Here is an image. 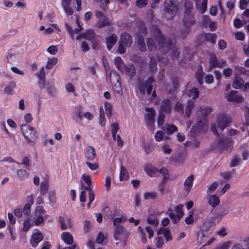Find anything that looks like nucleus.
Segmentation results:
<instances>
[{"mask_svg":"<svg viewBox=\"0 0 249 249\" xmlns=\"http://www.w3.org/2000/svg\"><path fill=\"white\" fill-rule=\"evenodd\" d=\"M153 37L158 43L159 49L164 54H166L174 47V43L170 38H166L158 26H154L152 29Z\"/></svg>","mask_w":249,"mask_h":249,"instance_id":"obj_1","label":"nucleus"},{"mask_svg":"<svg viewBox=\"0 0 249 249\" xmlns=\"http://www.w3.org/2000/svg\"><path fill=\"white\" fill-rule=\"evenodd\" d=\"M21 132L28 142L32 144L35 143L38 140V135L36 129L28 124L21 125Z\"/></svg>","mask_w":249,"mask_h":249,"instance_id":"obj_2","label":"nucleus"},{"mask_svg":"<svg viewBox=\"0 0 249 249\" xmlns=\"http://www.w3.org/2000/svg\"><path fill=\"white\" fill-rule=\"evenodd\" d=\"M107 81H109L115 91L119 93L122 92L120 76L116 71H112L109 76L107 77Z\"/></svg>","mask_w":249,"mask_h":249,"instance_id":"obj_3","label":"nucleus"},{"mask_svg":"<svg viewBox=\"0 0 249 249\" xmlns=\"http://www.w3.org/2000/svg\"><path fill=\"white\" fill-rule=\"evenodd\" d=\"M178 0H165L164 3V11L166 13L173 18L178 12Z\"/></svg>","mask_w":249,"mask_h":249,"instance_id":"obj_4","label":"nucleus"},{"mask_svg":"<svg viewBox=\"0 0 249 249\" xmlns=\"http://www.w3.org/2000/svg\"><path fill=\"white\" fill-rule=\"evenodd\" d=\"M95 16L98 19L96 23L97 26L100 29L107 26H110L112 24V20L107 18L102 12L96 11Z\"/></svg>","mask_w":249,"mask_h":249,"instance_id":"obj_5","label":"nucleus"},{"mask_svg":"<svg viewBox=\"0 0 249 249\" xmlns=\"http://www.w3.org/2000/svg\"><path fill=\"white\" fill-rule=\"evenodd\" d=\"M129 232L124 228V226L114 228L113 237L115 240H125L129 236Z\"/></svg>","mask_w":249,"mask_h":249,"instance_id":"obj_6","label":"nucleus"},{"mask_svg":"<svg viewBox=\"0 0 249 249\" xmlns=\"http://www.w3.org/2000/svg\"><path fill=\"white\" fill-rule=\"evenodd\" d=\"M231 122V118L230 116L224 114L219 115L217 119V127L221 131H223Z\"/></svg>","mask_w":249,"mask_h":249,"instance_id":"obj_7","label":"nucleus"},{"mask_svg":"<svg viewBox=\"0 0 249 249\" xmlns=\"http://www.w3.org/2000/svg\"><path fill=\"white\" fill-rule=\"evenodd\" d=\"M212 108L211 107H207L201 108L200 110L201 114H199L197 117V122L199 124H204L207 121V116L212 112Z\"/></svg>","mask_w":249,"mask_h":249,"instance_id":"obj_8","label":"nucleus"},{"mask_svg":"<svg viewBox=\"0 0 249 249\" xmlns=\"http://www.w3.org/2000/svg\"><path fill=\"white\" fill-rule=\"evenodd\" d=\"M232 141L230 139H222L218 142V148L220 153L227 152L232 148Z\"/></svg>","mask_w":249,"mask_h":249,"instance_id":"obj_9","label":"nucleus"},{"mask_svg":"<svg viewBox=\"0 0 249 249\" xmlns=\"http://www.w3.org/2000/svg\"><path fill=\"white\" fill-rule=\"evenodd\" d=\"M196 20L195 16L190 14H185L183 24L186 29H188V32H191V28L195 24Z\"/></svg>","mask_w":249,"mask_h":249,"instance_id":"obj_10","label":"nucleus"},{"mask_svg":"<svg viewBox=\"0 0 249 249\" xmlns=\"http://www.w3.org/2000/svg\"><path fill=\"white\" fill-rule=\"evenodd\" d=\"M43 239V236L40 231L36 229L33 231L30 242L32 247H36L38 244Z\"/></svg>","mask_w":249,"mask_h":249,"instance_id":"obj_11","label":"nucleus"},{"mask_svg":"<svg viewBox=\"0 0 249 249\" xmlns=\"http://www.w3.org/2000/svg\"><path fill=\"white\" fill-rule=\"evenodd\" d=\"M226 98L230 102H234L236 103H242L244 98L242 95L238 94L236 90H231L228 93Z\"/></svg>","mask_w":249,"mask_h":249,"instance_id":"obj_12","label":"nucleus"},{"mask_svg":"<svg viewBox=\"0 0 249 249\" xmlns=\"http://www.w3.org/2000/svg\"><path fill=\"white\" fill-rule=\"evenodd\" d=\"M91 177L88 174H84L82 175L81 179V185L85 190H90L92 186Z\"/></svg>","mask_w":249,"mask_h":249,"instance_id":"obj_13","label":"nucleus"},{"mask_svg":"<svg viewBox=\"0 0 249 249\" xmlns=\"http://www.w3.org/2000/svg\"><path fill=\"white\" fill-rule=\"evenodd\" d=\"M119 42L124 44L125 47H129L132 44V37L127 32L122 33Z\"/></svg>","mask_w":249,"mask_h":249,"instance_id":"obj_14","label":"nucleus"},{"mask_svg":"<svg viewBox=\"0 0 249 249\" xmlns=\"http://www.w3.org/2000/svg\"><path fill=\"white\" fill-rule=\"evenodd\" d=\"M172 110L171 102L168 98L163 99L161 103L160 111L164 113H170Z\"/></svg>","mask_w":249,"mask_h":249,"instance_id":"obj_15","label":"nucleus"},{"mask_svg":"<svg viewBox=\"0 0 249 249\" xmlns=\"http://www.w3.org/2000/svg\"><path fill=\"white\" fill-rule=\"evenodd\" d=\"M117 36L116 34L112 33L106 37L107 48L108 51H110L113 46L116 43Z\"/></svg>","mask_w":249,"mask_h":249,"instance_id":"obj_16","label":"nucleus"},{"mask_svg":"<svg viewBox=\"0 0 249 249\" xmlns=\"http://www.w3.org/2000/svg\"><path fill=\"white\" fill-rule=\"evenodd\" d=\"M59 219L62 230H64L71 227L72 224L71 219L68 216H60Z\"/></svg>","mask_w":249,"mask_h":249,"instance_id":"obj_17","label":"nucleus"},{"mask_svg":"<svg viewBox=\"0 0 249 249\" xmlns=\"http://www.w3.org/2000/svg\"><path fill=\"white\" fill-rule=\"evenodd\" d=\"M85 156L89 160H93L96 156L94 148L90 146H88L85 150Z\"/></svg>","mask_w":249,"mask_h":249,"instance_id":"obj_18","label":"nucleus"},{"mask_svg":"<svg viewBox=\"0 0 249 249\" xmlns=\"http://www.w3.org/2000/svg\"><path fill=\"white\" fill-rule=\"evenodd\" d=\"M207 199L208 201V203L212 207L214 208L217 206L220 203L219 197L214 194H209L207 196Z\"/></svg>","mask_w":249,"mask_h":249,"instance_id":"obj_19","label":"nucleus"},{"mask_svg":"<svg viewBox=\"0 0 249 249\" xmlns=\"http://www.w3.org/2000/svg\"><path fill=\"white\" fill-rule=\"evenodd\" d=\"M186 158V154L183 152H179L176 155H173L170 158L171 162L183 163Z\"/></svg>","mask_w":249,"mask_h":249,"instance_id":"obj_20","label":"nucleus"},{"mask_svg":"<svg viewBox=\"0 0 249 249\" xmlns=\"http://www.w3.org/2000/svg\"><path fill=\"white\" fill-rule=\"evenodd\" d=\"M145 110L148 112L145 115V122H155V110L152 107H146Z\"/></svg>","mask_w":249,"mask_h":249,"instance_id":"obj_21","label":"nucleus"},{"mask_svg":"<svg viewBox=\"0 0 249 249\" xmlns=\"http://www.w3.org/2000/svg\"><path fill=\"white\" fill-rule=\"evenodd\" d=\"M209 63L210 66L208 70V71H210L213 68H218V66H221V65H219L218 64V60L214 54L210 57L209 60Z\"/></svg>","mask_w":249,"mask_h":249,"instance_id":"obj_22","label":"nucleus"},{"mask_svg":"<svg viewBox=\"0 0 249 249\" xmlns=\"http://www.w3.org/2000/svg\"><path fill=\"white\" fill-rule=\"evenodd\" d=\"M83 112L81 106H79L76 108V111L73 113L72 118L76 122L80 123L83 120Z\"/></svg>","mask_w":249,"mask_h":249,"instance_id":"obj_23","label":"nucleus"},{"mask_svg":"<svg viewBox=\"0 0 249 249\" xmlns=\"http://www.w3.org/2000/svg\"><path fill=\"white\" fill-rule=\"evenodd\" d=\"M82 36L85 39L90 41H92L97 37V36L95 34L94 31L92 29L88 30L86 32L82 33Z\"/></svg>","mask_w":249,"mask_h":249,"instance_id":"obj_24","label":"nucleus"},{"mask_svg":"<svg viewBox=\"0 0 249 249\" xmlns=\"http://www.w3.org/2000/svg\"><path fill=\"white\" fill-rule=\"evenodd\" d=\"M155 82L154 78L152 77H149L144 82L143 84L139 85V89L140 91L143 93L145 92V87L149 86H153L152 83Z\"/></svg>","mask_w":249,"mask_h":249,"instance_id":"obj_25","label":"nucleus"},{"mask_svg":"<svg viewBox=\"0 0 249 249\" xmlns=\"http://www.w3.org/2000/svg\"><path fill=\"white\" fill-rule=\"evenodd\" d=\"M203 36L205 40L207 42H209L212 44H214L216 43V40L217 38L216 35L214 33H204Z\"/></svg>","mask_w":249,"mask_h":249,"instance_id":"obj_26","label":"nucleus"},{"mask_svg":"<svg viewBox=\"0 0 249 249\" xmlns=\"http://www.w3.org/2000/svg\"><path fill=\"white\" fill-rule=\"evenodd\" d=\"M61 238L68 245H71L73 242L72 235L68 232H63L61 234Z\"/></svg>","mask_w":249,"mask_h":249,"instance_id":"obj_27","label":"nucleus"},{"mask_svg":"<svg viewBox=\"0 0 249 249\" xmlns=\"http://www.w3.org/2000/svg\"><path fill=\"white\" fill-rule=\"evenodd\" d=\"M149 70L151 74H153L157 70V64L156 58L154 56H151L149 64Z\"/></svg>","mask_w":249,"mask_h":249,"instance_id":"obj_28","label":"nucleus"},{"mask_svg":"<svg viewBox=\"0 0 249 249\" xmlns=\"http://www.w3.org/2000/svg\"><path fill=\"white\" fill-rule=\"evenodd\" d=\"M146 43L148 49L151 52H155L157 50V46L155 43L154 40L151 37H148L146 39Z\"/></svg>","mask_w":249,"mask_h":249,"instance_id":"obj_29","label":"nucleus"},{"mask_svg":"<svg viewBox=\"0 0 249 249\" xmlns=\"http://www.w3.org/2000/svg\"><path fill=\"white\" fill-rule=\"evenodd\" d=\"M158 233L163 234L167 241H170L172 239V237L168 228H161L159 230Z\"/></svg>","mask_w":249,"mask_h":249,"instance_id":"obj_30","label":"nucleus"},{"mask_svg":"<svg viewBox=\"0 0 249 249\" xmlns=\"http://www.w3.org/2000/svg\"><path fill=\"white\" fill-rule=\"evenodd\" d=\"M194 180V176L191 175L185 180L184 182L185 189L187 192H189L191 190Z\"/></svg>","mask_w":249,"mask_h":249,"instance_id":"obj_31","label":"nucleus"},{"mask_svg":"<svg viewBox=\"0 0 249 249\" xmlns=\"http://www.w3.org/2000/svg\"><path fill=\"white\" fill-rule=\"evenodd\" d=\"M244 83V82L243 79L241 78L236 77L233 80L232 87L235 89H239L243 86Z\"/></svg>","mask_w":249,"mask_h":249,"instance_id":"obj_32","label":"nucleus"},{"mask_svg":"<svg viewBox=\"0 0 249 249\" xmlns=\"http://www.w3.org/2000/svg\"><path fill=\"white\" fill-rule=\"evenodd\" d=\"M204 75V73L202 70V68L201 67V69L199 71H197L195 74V78L197 80V82L200 85H202L203 83V76Z\"/></svg>","mask_w":249,"mask_h":249,"instance_id":"obj_33","label":"nucleus"},{"mask_svg":"<svg viewBox=\"0 0 249 249\" xmlns=\"http://www.w3.org/2000/svg\"><path fill=\"white\" fill-rule=\"evenodd\" d=\"M137 44L139 50L142 52H145L146 50L144 39L143 36H140L137 40Z\"/></svg>","mask_w":249,"mask_h":249,"instance_id":"obj_34","label":"nucleus"},{"mask_svg":"<svg viewBox=\"0 0 249 249\" xmlns=\"http://www.w3.org/2000/svg\"><path fill=\"white\" fill-rule=\"evenodd\" d=\"M196 5L197 10L201 14H203L205 12L207 9V0H203L202 3L200 4L197 2V3H196Z\"/></svg>","mask_w":249,"mask_h":249,"instance_id":"obj_35","label":"nucleus"},{"mask_svg":"<svg viewBox=\"0 0 249 249\" xmlns=\"http://www.w3.org/2000/svg\"><path fill=\"white\" fill-rule=\"evenodd\" d=\"M115 65L116 68L120 71H122L124 69V63L120 57H116L114 59Z\"/></svg>","mask_w":249,"mask_h":249,"instance_id":"obj_36","label":"nucleus"},{"mask_svg":"<svg viewBox=\"0 0 249 249\" xmlns=\"http://www.w3.org/2000/svg\"><path fill=\"white\" fill-rule=\"evenodd\" d=\"M40 187L41 194L42 195L46 194L49 188V183L46 179L41 183Z\"/></svg>","mask_w":249,"mask_h":249,"instance_id":"obj_37","label":"nucleus"},{"mask_svg":"<svg viewBox=\"0 0 249 249\" xmlns=\"http://www.w3.org/2000/svg\"><path fill=\"white\" fill-rule=\"evenodd\" d=\"M16 86V84L14 82H10L9 85L4 88V91L5 93L9 95L12 94Z\"/></svg>","mask_w":249,"mask_h":249,"instance_id":"obj_38","label":"nucleus"},{"mask_svg":"<svg viewBox=\"0 0 249 249\" xmlns=\"http://www.w3.org/2000/svg\"><path fill=\"white\" fill-rule=\"evenodd\" d=\"M193 3L191 0H185L184 3L185 14H190L193 9Z\"/></svg>","mask_w":249,"mask_h":249,"instance_id":"obj_39","label":"nucleus"},{"mask_svg":"<svg viewBox=\"0 0 249 249\" xmlns=\"http://www.w3.org/2000/svg\"><path fill=\"white\" fill-rule=\"evenodd\" d=\"M194 107V103L191 101H188L187 104L185 107V113L188 118H189L191 115L192 110Z\"/></svg>","mask_w":249,"mask_h":249,"instance_id":"obj_40","label":"nucleus"},{"mask_svg":"<svg viewBox=\"0 0 249 249\" xmlns=\"http://www.w3.org/2000/svg\"><path fill=\"white\" fill-rule=\"evenodd\" d=\"M58 59L56 58H49L47 60L46 68L47 69H51L55 66L57 62Z\"/></svg>","mask_w":249,"mask_h":249,"instance_id":"obj_41","label":"nucleus"},{"mask_svg":"<svg viewBox=\"0 0 249 249\" xmlns=\"http://www.w3.org/2000/svg\"><path fill=\"white\" fill-rule=\"evenodd\" d=\"M126 220V217L125 216H122L120 217H116L113 219V224L115 228L119 226H123L122 225H120V224L122 222H124Z\"/></svg>","mask_w":249,"mask_h":249,"instance_id":"obj_42","label":"nucleus"},{"mask_svg":"<svg viewBox=\"0 0 249 249\" xmlns=\"http://www.w3.org/2000/svg\"><path fill=\"white\" fill-rule=\"evenodd\" d=\"M157 196V193L154 192H146L143 195V198L145 200H154L156 198Z\"/></svg>","mask_w":249,"mask_h":249,"instance_id":"obj_43","label":"nucleus"},{"mask_svg":"<svg viewBox=\"0 0 249 249\" xmlns=\"http://www.w3.org/2000/svg\"><path fill=\"white\" fill-rule=\"evenodd\" d=\"M208 237L207 232L201 231L197 234V240L201 243H203L206 241Z\"/></svg>","mask_w":249,"mask_h":249,"instance_id":"obj_44","label":"nucleus"},{"mask_svg":"<svg viewBox=\"0 0 249 249\" xmlns=\"http://www.w3.org/2000/svg\"><path fill=\"white\" fill-rule=\"evenodd\" d=\"M111 133L113 139L116 140V134L118 130L119 129L118 124L117 123H112L111 125Z\"/></svg>","mask_w":249,"mask_h":249,"instance_id":"obj_45","label":"nucleus"},{"mask_svg":"<svg viewBox=\"0 0 249 249\" xmlns=\"http://www.w3.org/2000/svg\"><path fill=\"white\" fill-rule=\"evenodd\" d=\"M147 223L154 227H157L159 224V220L157 218H152L151 216H147Z\"/></svg>","mask_w":249,"mask_h":249,"instance_id":"obj_46","label":"nucleus"},{"mask_svg":"<svg viewBox=\"0 0 249 249\" xmlns=\"http://www.w3.org/2000/svg\"><path fill=\"white\" fill-rule=\"evenodd\" d=\"M105 108L107 117L108 118L111 117L112 115V105L109 103H106L105 104Z\"/></svg>","mask_w":249,"mask_h":249,"instance_id":"obj_47","label":"nucleus"},{"mask_svg":"<svg viewBox=\"0 0 249 249\" xmlns=\"http://www.w3.org/2000/svg\"><path fill=\"white\" fill-rule=\"evenodd\" d=\"M227 214V212L225 210H222L220 212L217 213L213 216V219L215 220H217L219 221L223 217L225 216Z\"/></svg>","mask_w":249,"mask_h":249,"instance_id":"obj_48","label":"nucleus"},{"mask_svg":"<svg viewBox=\"0 0 249 249\" xmlns=\"http://www.w3.org/2000/svg\"><path fill=\"white\" fill-rule=\"evenodd\" d=\"M218 186V183L216 182H213L212 184L210 185L207 191V195H209L210 194H212V193L216 190Z\"/></svg>","mask_w":249,"mask_h":249,"instance_id":"obj_49","label":"nucleus"},{"mask_svg":"<svg viewBox=\"0 0 249 249\" xmlns=\"http://www.w3.org/2000/svg\"><path fill=\"white\" fill-rule=\"evenodd\" d=\"M165 115L164 113L162 112H159V114L157 118V124L158 126L163 125L164 122Z\"/></svg>","mask_w":249,"mask_h":249,"instance_id":"obj_50","label":"nucleus"},{"mask_svg":"<svg viewBox=\"0 0 249 249\" xmlns=\"http://www.w3.org/2000/svg\"><path fill=\"white\" fill-rule=\"evenodd\" d=\"M92 43V48L93 50H98L100 48V41L96 37L95 39L91 41Z\"/></svg>","mask_w":249,"mask_h":249,"instance_id":"obj_51","label":"nucleus"},{"mask_svg":"<svg viewBox=\"0 0 249 249\" xmlns=\"http://www.w3.org/2000/svg\"><path fill=\"white\" fill-rule=\"evenodd\" d=\"M144 171H163V169L158 170L156 168H154L151 164L147 163L144 166Z\"/></svg>","mask_w":249,"mask_h":249,"instance_id":"obj_52","label":"nucleus"},{"mask_svg":"<svg viewBox=\"0 0 249 249\" xmlns=\"http://www.w3.org/2000/svg\"><path fill=\"white\" fill-rule=\"evenodd\" d=\"M231 245V242H224L218 245L215 249H229Z\"/></svg>","mask_w":249,"mask_h":249,"instance_id":"obj_53","label":"nucleus"},{"mask_svg":"<svg viewBox=\"0 0 249 249\" xmlns=\"http://www.w3.org/2000/svg\"><path fill=\"white\" fill-rule=\"evenodd\" d=\"M34 203L33 199H32L31 204L27 203L25 204L24 209L23 213L25 214L28 215L30 213L31 205Z\"/></svg>","mask_w":249,"mask_h":249,"instance_id":"obj_54","label":"nucleus"},{"mask_svg":"<svg viewBox=\"0 0 249 249\" xmlns=\"http://www.w3.org/2000/svg\"><path fill=\"white\" fill-rule=\"evenodd\" d=\"M91 228V225L89 221L86 220L84 221V231L85 233L88 232Z\"/></svg>","mask_w":249,"mask_h":249,"instance_id":"obj_55","label":"nucleus"},{"mask_svg":"<svg viewBox=\"0 0 249 249\" xmlns=\"http://www.w3.org/2000/svg\"><path fill=\"white\" fill-rule=\"evenodd\" d=\"M189 92L191 94L194 95L192 98L193 99H195L197 98L198 97L199 94V91L198 89L197 88H195V87L190 89L189 90Z\"/></svg>","mask_w":249,"mask_h":249,"instance_id":"obj_56","label":"nucleus"},{"mask_svg":"<svg viewBox=\"0 0 249 249\" xmlns=\"http://www.w3.org/2000/svg\"><path fill=\"white\" fill-rule=\"evenodd\" d=\"M216 234L221 237H224L227 234V228L225 227L220 228L217 231Z\"/></svg>","mask_w":249,"mask_h":249,"instance_id":"obj_57","label":"nucleus"},{"mask_svg":"<svg viewBox=\"0 0 249 249\" xmlns=\"http://www.w3.org/2000/svg\"><path fill=\"white\" fill-rule=\"evenodd\" d=\"M183 108L182 104L178 102L176 103L174 107L175 111L178 112L182 113L183 112Z\"/></svg>","mask_w":249,"mask_h":249,"instance_id":"obj_58","label":"nucleus"},{"mask_svg":"<svg viewBox=\"0 0 249 249\" xmlns=\"http://www.w3.org/2000/svg\"><path fill=\"white\" fill-rule=\"evenodd\" d=\"M177 131V127L173 124H169L167 127V131L168 134H172Z\"/></svg>","mask_w":249,"mask_h":249,"instance_id":"obj_59","label":"nucleus"},{"mask_svg":"<svg viewBox=\"0 0 249 249\" xmlns=\"http://www.w3.org/2000/svg\"><path fill=\"white\" fill-rule=\"evenodd\" d=\"M63 8L67 16H71L73 14V10L70 7V5L64 6Z\"/></svg>","mask_w":249,"mask_h":249,"instance_id":"obj_60","label":"nucleus"},{"mask_svg":"<svg viewBox=\"0 0 249 249\" xmlns=\"http://www.w3.org/2000/svg\"><path fill=\"white\" fill-rule=\"evenodd\" d=\"M126 47H125L123 43L119 41L118 49L117 52L121 54H123L126 52Z\"/></svg>","mask_w":249,"mask_h":249,"instance_id":"obj_61","label":"nucleus"},{"mask_svg":"<svg viewBox=\"0 0 249 249\" xmlns=\"http://www.w3.org/2000/svg\"><path fill=\"white\" fill-rule=\"evenodd\" d=\"M169 217L175 223L178 222L180 220V218L181 217V216H180L179 215H176L173 213H171L169 214Z\"/></svg>","mask_w":249,"mask_h":249,"instance_id":"obj_62","label":"nucleus"},{"mask_svg":"<svg viewBox=\"0 0 249 249\" xmlns=\"http://www.w3.org/2000/svg\"><path fill=\"white\" fill-rule=\"evenodd\" d=\"M105 239V237L102 232H99L96 238V242L98 244H102Z\"/></svg>","mask_w":249,"mask_h":249,"instance_id":"obj_63","label":"nucleus"},{"mask_svg":"<svg viewBox=\"0 0 249 249\" xmlns=\"http://www.w3.org/2000/svg\"><path fill=\"white\" fill-rule=\"evenodd\" d=\"M57 48L56 46L51 45L48 48L47 51L51 54H55L57 52Z\"/></svg>","mask_w":249,"mask_h":249,"instance_id":"obj_64","label":"nucleus"}]
</instances>
